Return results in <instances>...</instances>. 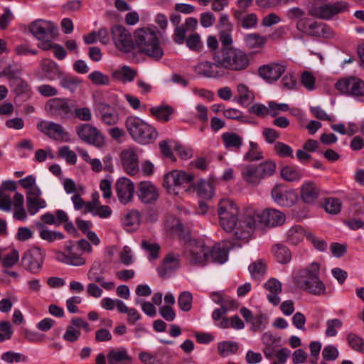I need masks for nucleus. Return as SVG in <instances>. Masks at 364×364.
Masks as SVG:
<instances>
[{
	"instance_id": "obj_61",
	"label": "nucleus",
	"mask_w": 364,
	"mask_h": 364,
	"mask_svg": "<svg viewBox=\"0 0 364 364\" xmlns=\"http://www.w3.org/2000/svg\"><path fill=\"white\" fill-rule=\"evenodd\" d=\"M342 321L338 318L328 319L326 321V330L325 334L327 337H334L337 335V329L341 328Z\"/></svg>"
},
{
	"instance_id": "obj_39",
	"label": "nucleus",
	"mask_w": 364,
	"mask_h": 364,
	"mask_svg": "<svg viewBox=\"0 0 364 364\" xmlns=\"http://www.w3.org/2000/svg\"><path fill=\"white\" fill-rule=\"evenodd\" d=\"M141 222V215L139 210H132L126 213L123 218L122 223L128 231L135 230Z\"/></svg>"
},
{
	"instance_id": "obj_54",
	"label": "nucleus",
	"mask_w": 364,
	"mask_h": 364,
	"mask_svg": "<svg viewBox=\"0 0 364 364\" xmlns=\"http://www.w3.org/2000/svg\"><path fill=\"white\" fill-rule=\"evenodd\" d=\"M263 159V153L259 150L258 144L253 141H250V149L245 154L244 160L247 161H258Z\"/></svg>"
},
{
	"instance_id": "obj_64",
	"label": "nucleus",
	"mask_w": 364,
	"mask_h": 364,
	"mask_svg": "<svg viewBox=\"0 0 364 364\" xmlns=\"http://www.w3.org/2000/svg\"><path fill=\"white\" fill-rule=\"evenodd\" d=\"M88 78L95 85H107L109 83V78L107 75L100 71H94L88 75Z\"/></svg>"
},
{
	"instance_id": "obj_63",
	"label": "nucleus",
	"mask_w": 364,
	"mask_h": 364,
	"mask_svg": "<svg viewBox=\"0 0 364 364\" xmlns=\"http://www.w3.org/2000/svg\"><path fill=\"white\" fill-rule=\"evenodd\" d=\"M301 83L308 90L315 88L316 77L312 73L305 70L301 75Z\"/></svg>"
},
{
	"instance_id": "obj_42",
	"label": "nucleus",
	"mask_w": 364,
	"mask_h": 364,
	"mask_svg": "<svg viewBox=\"0 0 364 364\" xmlns=\"http://www.w3.org/2000/svg\"><path fill=\"white\" fill-rule=\"evenodd\" d=\"M208 257L209 262L223 264L228 260V252L225 248H222L219 245H215L210 248Z\"/></svg>"
},
{
	"instance_id": "obj_19",
	"label": "nucleus",
	"mask_w": 364,
	"mask_h": 364,
	"mask_svg": "<svg viewBox=\"0 0 364 364\" xmlns=\"http://www.w3.org/2000/svg\"><path fill=\"white\" fill-rule=\"evenodd\" d=\"M193 181V176L185 171L173 170L167 173L164 177L163 186L168 191L175 187L182 186L191 183Z\"/></svg>"
},
{
	"instance_id": "obj_5",
	"label": "nucleus",
	"mask_w": 364,
	"mask_h": 364,
	"mask_svg": "<svg viewBox=\"0 0 364 364\" xmlns=\"http://www.w3.org/2000/svg\"><path fill=\"white\" fill-rule=\"evenodd\" d=\"M220 226L226 232H232L238 222L239 208L231 199L223 198L218 205Z\"/></svg>"
},
{
	"instance_id": "obj_9",
	"label": "nucleus",
	"mask_w": 364,
	"mask_h": 364,
	"mask_svg": "<svg viewBox=\"0 0 364 364\" xmlns=\"http://www.w3.org/2000/svg\"><path fill=\"white\" fill-rule=\"evenodd\" d=\"M76 134L84 142L101 148L105 144V136L95 127L90 124H81L75 127Z\"/></svg>"
},
{
	"instance_id": "obj_44",
	"label": "nucleus",
	"mask_w": 364,
	"mask_h": 364,
	"mask_svg": "<svg viewBox=\"0 0 364 364\" xmlns=\"http://www.w3.org/2000/svg\"><path fill=\"white\" fill-rule=\"evenodd\" d=\"M10 87L17 96L25 95L27 98H30L32 94L29 85L21 77L13 81L10 84Z\"/></svg>"
},
{
	"instance_id": "obj_38",
	"label": "nucleus",
	"mask_w": 364,
	"mask_h": 364,
	"mask_svg": "<svg viewBox=\"0 0 364 364\" xmlns=\"http://www.w3.org/2000/svg\"><path fill=\"white\" fill-rule=\"evenodd\" d=\"M36 228L39 230L40 237L48 242H53L65 238L64 235L61 232L50 230L41 223H36Z\"/></svg>"
},
{
	"instance_id": "obj_21",
	"label": "nucleus",
	"mask_w": 364,
	"mask_h": 364,
	"mask_svg": "<svg viewBox=\"0 0 364 364\" xmlns=\"http://www.w3.org/2000/svg\"><path fill=\"white\" fill-rule=\"evenodd\" d=\"M286 67L284 65L270 63L262 65L258 68V75L268 83L277 81L285 72Z\"/></svg>"
},
{
	"instance_id": "obj_35",
	"label": "nucleus",
	"mask_w": 364,
	"mask_h": 364,
	"mask_svg": "<svg viewBox=\"0 0 364 364\" xmlns=\"http://www.w3.org/2000/svg\"><path fill=\"white\" fill-rule=\"evenodd\" d=\"M117 309L119 313L127 314V323L134 325L141 318V314L134 308H129L122 300L117 299Z\"/></svg>"
},
{
	"instance_id": "obj_7",
	"label": "nucleus",
	"mask_w": 364,
	"mask_h": 364,
	"mask_svg": "<svg viewBox=\"0 0 364 364\" xmlns=\"http://www.w3.org/2000/svg\"><path fill=\"white\" fill-rule=\"evenodd\" d=\"M74 108L75 100L69 98H53L46 104L48 114L53 117L61 119H69Z\"/></svg>"
},
{
	"instance_id": "obj_31",
	"label": "nucleus",
	"mask_w": 364,
	"mask_h": 364,
	"mask_svg": "<svg viewBox=\"0 0 364 364\" xmlns=\"http://www.w3.org/2000/svg\"><path fill=\"white\" fill-rule=\"evenodd\" d=\"M264 288L269 291L267 294V300L274 306H277L280 303L279 294L282 292V284L275 279L271 278L264 284Z\"/></svg>"
},
{
	"instance_id": "obj_53",
	"label": "nucleus",
	"mask_w": 364,
	"mask_h": 364,
	"mask_svg": "<svg viewBox=\"0 0 364 364\" xmlns=\"http://www.w3.org/2000/svg\"><path fill=\"white\" fill-rule=\"evenodd\" d=\"M193 296L188 291H184L179 294L178 304L181 310L185 312L191 311L192 308Z\"/></svg>"
},
{
	"instance_id": "obj_18",
	"label": "nucleus",
	"mask_w": 364,
	"mask_h": 364,
	"mask_svg": "<svg viewBox=\"0 0 364 364\" xmlns=\"http://www.w3.org/2000/svg\"><path fill=\"white\" fill-rule=\"evenodd\" d=\"M218 53L215 52L213 55V63L203 61L195 66L196 73L201 76L208 78H217L223 77L225 74L223 68L218 63Z\"/></svg>"
},
{
	"instance_id": "obj_62",
	"label": "nucleus",
	"mask_w": 364,
	"mask_h": 364,
	"mask_svg": "<svg viewBox=\"0 0 364 364\" xmlns=\"http://www.w3.org/2000/svg\"><path fill=\"white\" fill-rule=\"evenodd\" d=\"M324 208L327 213L336 215L340 213L341 203L337 198H328L325 201Z\"/></svg>"
},
{
	"instance_id": "obj_33",
	"label": "nucleus",
	"mask_w": 364,
	"mask_h": 364,
	"mask_svg": "<svg viewBox=\"0 0 364 364\" xmlns=\"http://www.w3.org/2000/svg\"><path fill=\"white\" fill-rule=\"evenodd\" d=\"M308 233L299 225L291 227L286 233V241L289 245H297Z\"/></svg>"
},
{
	"instance_id": "obj_46",
	"label": "nucleus",
	"mask_w": 364,
	"mask_h": 364,
	"mask_svg": "<svg viewBox=\"0 0 364 364\" xmlns=\"http://www.w3.org/2000/svg\"><path fill=\"white\" fill-rule=\"evenodd\" d=\"M237 92L240 102L244 106H248L255 99L254 93L250 91L245 84H239L237 86Z\"/></svg>"
},
{
	"instance_id": "obj_17",
	"label": "nucleus",
	"mask_w": 364,
	"mask_h": 364,
	"mask_svg": "<svg viewBox=\"0 0 364 364\" xmlns=\"http://www.w3.org/2000/svg\"><path fill=\"white\" fill-rule=\"evenodd\" d=\"M335 87L340 92L347 95L355 97L364 96V81L357 77L341 80Z\"/></svg>"
},
{
	"instance_id": "obj_41",
	"label": "nucleus",
	"mask_w": 364,
	"mask_h": 364,
	"mask_svg": "<svg viewBox=\"0 0 364 364\" xmlns=\"http://www.w3.org/2000/svg\"><path fill=\"white\" fill-rule=\"evenodd\" d=\"M194 189L198 196L203 199H210L214 195V187L211 182L200 181L196 184Z\"/></svg>"
},
{
	"instance_id": "obj_27",
	"label": "nucleus",
	"mask_w": 364,
	"mask_h": 364,
	"mask_svg": "<svg viewBox=\"0 0 364 364\" xmlns=\"http://www.w3.org/2000/svg\"><path fill=\"white\" fill-rule=\"evenodd\" d=\"M319 187L312 181H305L300 188V198L306 204H314L320 196Z\"/></svg>"
},
{
	"instance_id": "obj_52",
	"label": "nucleus",
	"mask_w": 364,
	"mask_h": 364,
	"mask_svg": "<svg viewBox=\"0 0 364 364\" xmlns=\"http://www.w3.org/2000/svg\"><path fill=\"white\" fill-rule=\"evenodd\" d=\"M238 350V345L233 341H223L218 345V351L221 356L226 357L235 354Z\"/></svg>"
},
{
	"instance_id": "obj_3",
	"label": "nucleus",
	"mask_w": 364,
	"mask_h": 364,
	"mask_svg": "<svg viewBox=\"0 0 364 364\" xmlns=\"http://www.w3.org/2000/svg\"><path fill=\"white\" fill-rule=\"evenodd\" d=\"M217 53L218 63L224 70L240 72L246 70L250 64L248 55L241 49L223 48Z\"/></svg>"
},
{
	"instance_id": "obj_47",
	"label": "nucleus",
	"mask_w": 364,
	"mask_h": 364,
	"mask_svg": "<svg viewBox=\"0 0 364 364\" xmlns=\"http://www.w3.org/2000/svg\"><path fill=\"white\" fill-rule=\"evenodd\" d=\"M27 210L30 215H34L39 209L46 207L47 203L42 198H30L26 197Z\"/></svg>"
},
{
	"instance_id": "obj_26",
	"label": "nucleus",
	"mask_w": 364,
	"mask_h": 364,
	"mask_svg": "<svg viewBox=\"0 0 364 364\" xmlns=\"http://www.w3.org/2000/svg\"><path fill=\"white\" fill-rule=\"evenodd\" d=\"M120 158L123 168L128 174L134 176L139 172V160L134 150L131 149L123 150Z\"/></svg>"
},
{
	"instance_id": "obj_12",
	"label": "nucleus",
	"mask_w": 364,
	"mask_h": 364,
	"mask_svg": "<svg viewBox=\"0 0 364 364\" xmlns=\"http://www.w3.org/2000/svg\"><path fill=\"white\" fill-rule=\"evenodd\" d=\"M112 38L115 46L126 53L131 52L134 48V41L132 34L122 26L116 25L111 29Z\"/></svg>"
},
{
	"instance_id": "obj_51",
	"label": "nucleus",
	"mask_w": 364,
	"mask_h": 364,
	"mask_svg": "<svg viewBox=\"0 0 364 364\" xmlns=\"http://www.w3.org/2000/svg\"><path fill=\"white\" fill-rule=\"evenodd\" d=\"M245 43L250 48H259L265 44L266 38L259 33H250L245 37Z\"/></svg>"
},
{
	"instance_id": "obj_15",
	"label": "nucleus",
	"mask_w": 364,
	"mask_h": 364,
	"mask_svg": "<svg viewBox=\"0 0 364 364\" xmlns=\"http://www.w3.org/2000/svg\"><path fill=\"white\" fill-rule=\"evenodd\" d=\"M349 4L346 1H338L332 4L311 8L309 13L310 15L322 18L330 19L333 16L348 11Z\"/></svg>"
},
{
	"instance_id": "obj_10",
	"label": "nucleus",
	"mask_w": 364,
	"mask_h": 364,
	"mask_svg": "<svg viewBox=\"0 0 364 364\" xmlns=\"http://www.w3.org/2000/svg\"><path fill=\"white\" fill-rule=\"evenodd\" d=\"M38 129L51 139L58 141H70V134L63 127L50 121H41L37 124Z\"/></svg>"
},
{
	"instance_id": "obj_13",
	"label": "nucleus",
	"mask_w": 364,
	"mask_h": 364,
	"mask_svg": "<svg viewBox=\"0 0 364 364\" xmlns=\"http://www.w3.org/2000/svg\"><path fill=\"white\" fill-rule=\"evenodd\" d=\"M298 30L310 36L328 38L331 36V28L323 23H318L309 18H301L296 24Z\"/></svg>"
},
{
	"instance_id": "obj_28",
	"label": "nucleus",
	"mask_w": 364,
	"mask_h": 364,
	"mask_svg": "<svg viewBox=\"0 0 364 364\" xmlns=\"http://www.w3.org/2000/svg\"><path fill=\"white\" fill-rule=\"evenodd\" d=\"M262 341L264 345L262 350L264 356L269 360L272 359L277 352L276 348L282 346L281 337L274 336L270 332H266L262 335Z\"/></svg>"
},
{
	"instance_id": "obj_37",
	"label": "nucleus",
	"mask_w": 364,
	"mask_h": 364,
	"mask_svg": "<svg viewBox=\"0 0 364 364\" xmlns=\"http://www.w3.org/2000/svg\"><path fill=\"white\" fill-rule=\"evenodd\" d=\"M173 108L169 105H159L151 107L149 112L152 117L158 121L167 122L170 116L173 113Z\"/></svg>"
},
{
	"instance_id": "obj_4",
	"label": "nucleus",
	"mask_w": 364,
	"mask_h": 364,
	"mask_svg": "<svg viewBox=\"0 0 364 364\" xmlns=\"http://www.w3.org/2000/svg\"><path fill=\"white\" fill-rule=\"evenodd\" d=\"M125 127L133 140L140 144H151L158 137V132L154 127L136 116L126 119Z\"/></svg>"
},
{
	"instance_id": "obj_40",
	"label": "nucleus",
	"mask_w": 364,
	"mask_h": 364,
	"mask_svg": "<svg viewBox=\"0 0 364 364\" xmlns=\"http://www.w3.org/2000/svg\"><path fill=\"white\" fill-rule=\"evenodd\" d=\"M272 252L275 259L281 264H287L291 261V252L285 245L277 244L273 246Z\"/></svg>"
},
{
	"instance_id": "obj_49",
	"label": "nucleus",
	"mask_w": 364,
	"mask_h": 364,
	"mask_svg": "<svg viewBox=\"0 0 364 364\" xmlns=\"http://www.w3.org/2000/svg\"><path fill=\"white\" fill-rule=\"evenodd\" d=\"M217 326L221 328H233L235 329H242L245 327L243 321L237 315L233 316L228 319V318H223L220 322L217 323Z\"/></svg>"
},
{
	"instance_id": "obj_50",
	"label": "nucleus",
	"mask_w": 364,
	"mask_h": 364,
	"mask_svg": "<svg viewBox=\"0 0 364 364\" xmlns=\"http://www.w3.org/2000/svg\"><path fill=\"white\" fill-rule=\"evenodd\" d=\"M282 177L288 181H299L302 177L301 171L294 166H285L281 171Z\"/></svg>"
},
{
	"instance_id": "obj_24",
	"label": "nucleus",
	"mask_w": 364,
	"mask_h": 364,
	"mask_svg": "<svg viewBox=\"0 0 364 364\" xmlns=\"http://www.w3.org/2000/svg\"><path fill=\"white\" fill-rule=\"evenodd\" d=\"M274 200L280 205L292 206L297 200V195L293 190H288L282 186H276L272 190Z\"/></svg>"
},
{
	"instance_id": "obj_30",
	"label": "nucleus",
	"mask_w": 364,
	"mask_h": 364,
	"mask_svg": "<svg viewBox=\"0 0 364 364\" xmlns=\"http://www.w3.org/2000/svg\"><path fill=\"white\" fill-rule=\"evenodd\" d=\"M109 364H132V358L124 348H112L107 355Z\"/></svg>"
},
{
	"instance_id": "obj_57",
	"label": "nucleus",
	"mask_w": 364,
	"mask_h": 364,
	"mask_svg": "<svg viewBox=\"0 0 364 364\" xmlns=\"http://www.w3.org/2000/svg\"><path fill=\"white\" fill-rule=\"evenodd\" d=\"M143 250L149 254L150 260L156 259L159 257L160 246L156 242H151L148 240H143L141 244Z\"/></svg>"
},
{
	"instance_id": "obj_48",
	"label": "nucleus",
	"mask_w": 364,
	"mask_h": 364,
	"mask_svg": "<svg viewBox=\"0 0 364 364\" xmlns=\"http://www.w3.org/2000/svg\"><path fill=\"white\" fill-rule=\"evenodd\" d=\"M136 75V71L129 66H123L114 73V77L123 82H132Z\"/></svg>"
},
{
	"instance_id": "obj_14",
	"label": "nucleus",
	"mask_w": 364,
	"mask_h": 364,
	"mask_svg": "<svg viewBox=\"0 0 364 364\" xmlns=\"http://www.w3.org/2000/svg\"><path fill=\"white\" fill-rule=\"evenodd\" d=\"M93 108L96 114H99L102 123L107 126H114L119 121L118 112L109 104L100 100H94Z\"/></svg>"
},
{
	"instance_id": "obj_11",
	"label": "nucleus",
	"mask_w": 364,
	"mask_h": 364,
	"mask_svg": "<svg viewBox=\"0 0 364 364\" xmlns=\"http://www.w3.org/2000/svg\"><path fill=\"white\" fill-rule=\"evenodd\" d=\"M45 259V252L39 247H33L26 251L21 259L23 267L33 274H38Z\"/></svg>"
},
{
	"instance_id": "obj_60",
	"label": "nucleus",
	"mask_w": 364,
	"mask_h": 364,
	"mask_svg": "<svg viewBox=\"0 0 364 364\" xmlns=\"http://www.w3.org/2000/svg\"><path fill=\"white\" fill-rule=\"evenodd\" d=\"M274 150L279 157H290L291 159L294 158L292 148L283 142H276L274 145Z\"/></svg>"
},
{
	"instance_id": "obj_56",
	"label": "nucleus",
	"mask_w": 364,
	"mask_h": 364,
	"mask_svg": "<svg viewBox=\"0 0 364 364\" xmlns=\"http://www.w3.org/2000/svg\"><path fill=\"white\" fill-rule=\"evenodd\" d=\"M71 117H73L80 121L90 122L92 119L91 109L87 107H76L72 109Z\"/></svg>"
},
{
	"instance_id": "obj_2",
	"label": "nucleus",
	"mask_w": 364,
	"mask_h": 364,
	"mask_svg": "<svg viewBox=\"0 0 364 364\" xmlns=\"http://www.w3.org/2000/svg\"><path fill=\"white\" fill-rule=\"evenodd\" d=\"M134 43L139 51L148 57L158 60L164 55L156 28L144 27L136 29L134 32Z\"/></svg>"
},
{
	"instance_id": "obj_58",
	"label": "nucleus",
	"mask_w": 364,
	"mask_h": 364,
	"mask_svg": "<svg viewBox=\"0 0 364 364\" xmlns=\"http://www.w3.org/2000/svg\"><path fill=\"white\" fill-rule=\"evenodd\" d=\"M58 156L65 160L69 164L74 165L77 162V155L73 151L70 150L68 146H63L58 149Z\"/></svg>"
},
{
	"instance_id": "obj_43",
	"label": "nucleus",
	"mask_w": 364,
	"mask_h": 364,
	"mask_svg": "<svg viewBox=\"0 0 364 364\" xmlns=\"http://www.w3.org/2000/svg\"><path fill=\"white\" fill-rule=\"evenodd\" d=\"M59 80L60 86L71 92H74L82 82L80 77L70 75L63 74Z\"/></svg>"
},
{
	"instance_id": "obj_8",
	"label": "nucleus",
	"mask_w": 364,
	"mask_h": 364,
	"mask_svg": "<svg viewBox=\"0 0 364 364\" xmlns=\"http://www.w3.org/2000/svg\"><path fill=\"white\" fill-rule=\"evenodd\" d=\"M260 225H263L262 212L254 211L246 214L244 220L237 222L235 232V237L238 240H245L250 236L252 230Z\"/></svg>"
},
{
	"instance_id": "obj_32",
	"label": "nucleus",
	"mask_w": 364,
	"mask_h": 364,
	"mask_svg": "<svg viewBox=\"0 0 364 364\" xmlns=\"http://www.w3.org/2000/svg\"><path fill=\"white\" fill-rule=\"evenodd\" d=\"M42 70L45 73L46 77L49 80L60 79L63 75L58 64L50 59H44L41 63Z\"/></svg>"
},
{
	"instance_id": "obj_55",
	"label": "nucleus",
	"mask_w": 364,
	"mask_h": 364,
	"mask_svg": "<svg viewBox=\"0 0 364 364\" xmlns=\"http://www.w3.org/2000/svg\"><path fill=\"white\" fill-rule=\"evenodd\" d=\"M187 47L192 51L201 52L203 48L200 35L197 33L190 35L186 40Z\"/></svg>"
},
{
	"instance_id": "obj_34",
	"label": "nucleus",
	"mask_w": 364,
	"mask_h": 364,
	"mask_svg": "<svg viewBox=\"0 0 364 364\" xmlns=\"http://www.w3.org/2000/svg\"><path fill=\"white\" fill-rule=\"evenodd\" d=\"M225 147L229 150L237 151L243 143L242 136L235 132H225L222 134Z\"/></svg>"
},
{
	"instance_id": "obj_36",
	"label": "nucleus",
	"mask_w": 364,
	"mask_h": 364,
	"mask_svg": "<svg viewBox=\"0 0 364 364\" xmlns=\"http://www.w3.org/2000/svg\"><path fill=\"white\" fill-rule=\"evenodd\" d=\"M241 176L248 185L252 186H257L262 181L255 168V165L245 166L241 171Z\"/></svg>"
},
{
	"instance_id": "obj_25",
	"label": "nucleus",
	"mask_w": 364,
	"mask_h": 364,
	"mask_svg": "<svg viewBox=\"0 0 364 364\" xmlns=\"http://www.w3.org/2000/svg\"><path fill=\"white\" fill-rule=\"evenodd\" d=\"M181 266L179 255L170 252L164 258L161 264L157 267L160 277L166 278L171 272L179 269Z\"/></svg>"
},
{
	"instance_id": "obj_45",
	"label": "nucleus",
	"mask_w": 364,
	"mask_h": 364,
	"mask_svg": "<svg viewBox=\"0 0 364 364\" xmlns=\"http://www.w3.org/2000/svg\"><path fill=\"white\" fill-rule=\"evenodd\" d=\"M255 168L261 180H263L274 174L276 170V164L272 161H267L258 165H255Z\"/></svg>"
},
{
	"instance_id": "obj_6",
	"label": "nucleus",
	"mask_w": 364,
	"mask_h": 364,
	"mask_svg": "<svg viewBox=\"0 0 364 364\" xmlns=\"http://www.w3.org/2000/svg\"><path fill=\"white\" fill-rule=\"evenodd\" d=\"M209 252L210 247L203 241L191 240L183 252V255L191 264L204 266L209 262Z\"/></svg>"
},
{
	"instance_id": "obj_16",
	"label": "nucleus",
	"mask_w": 364,
	"mask_h": 364,
	"mask_svg": "<svg viewBox=\"0 0 364 364\" xmlns=\"http://www.w3.org/2000/svg\"><path fill=\"white\" fill-rule=\"evenodd\" d=\"M28 30L36 39L43 41L53 38L57 31V28L50 21L38 19L29 24Z\"/></svg>"
},
{
	"instance_id": "obj_29",
	"label": "nucleus",
	"mask_w": 364,
	"mask_h": 364,
	"mask_svg": "<svg viewBox=\"0 0 364 364\" xmlns=\"http://www.w3.org/2000/svg\"><path fill=\"white\" fill-rule=\"evenodd\" d=\"M262 219L263 225L274 227L284 223L285 215L278 210L269 208L262 211Z\"/></svg>"
},
{
	"instance_id": "obj_1",
	"label": "nucleus",
	"mask_w": 364,
	"mask_h": 364,
	"mask_svg": "<svg viewBox=\"0 0 364 364\" xmlns=\"http://www.w3.org/2000/svg\"><path fill=\"white\" fill-rule=\"evenodd\" d=\"M319 274L320 264L314 262L304 268L295 269L292 273V282L297 288L310 294L324 295L326 287Z\"/></svg>"
},
{
	"instance_id": "obj_23",
	"label": "nucleus",
	"mask_w": 364,
	"mask_h": 364,
	"mask_svg": "<svg viewBox=\"0 0 364 364\" xmlns=\"http://www.w3.org/2000/svg\"><path fill=\"white\" fill-rule=\"evenodd\" d=\"M137 196L139 200L146 204L155 203L159 197L158 188L150 181H141L139 183Z\"/></svg>"
},
{
	"instance_id": "obj_59",
	"label": "nucleus",
	"mask_w": 364,
	"mask_h": 364,
	"mask_svg": "<svg viewBox=\"0 0 364 364\" xmlns=\"http://www.w3.org/2000/svg\"><path fill=\"white\" fill-rule=\"evenodd\" d=\"M347 341L354 350L364 354V340L361 337L350 333L347 336Z\"/></svg>"
},
{
	"instance_id": "obj_20",
	"label": "nucleus",
	"mask_w": 364,
	"mask_h": 364,
	"mask_svg": "<svg viewBox=\"0 0 364 364\" xmlns=\"http://www.w3.org/2000/svg\"><path fill=\"white\" fill-rule=\"evenodd\" d=\"M134 183L125 177L119 178L114 186L117 196L122 204L126 205L132 200L134 193Z\"/></svg>"
},
{
	"instance_id": "obj_22",
	"label": "nucleus",
	"mask_w": 364,
	"mask_h": 364,
	"mask_svg": "<svg viewBox=\"0 0 364 364\" xmlns=\"http://www.w3.org/2000/svg\"><path fill=\"white\" fill-rule=\"evenodd\" d=\"M70 245H66L65 251H58L56 259L58 261L69 265L81 266L85 263V259L78 253L77 247L70 242Z\"/></svg>"
}]
</instances>
